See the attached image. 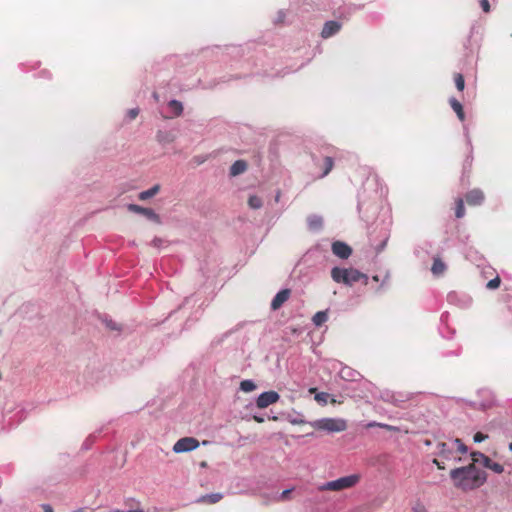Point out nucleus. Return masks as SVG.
Segmentation results:
<instances>
[{
	"mask_svg": "<svg viewBox=\"0 0 512 512\" xmlns=\"http://www.w3.org/2000/svg\"><path fill=\"white\" fill-rule=\"evenodd\" d=\"M380 398L387 403H391L396 400V393L389 390H384L380 393Z\"/></svg>",
	"mask_w": 512,
	"mask_h": 512,
	"instance_id": "obj_27",
	"label": "nucleus"
},
{
	"mask_svg": "<svg viewBox=\"0 0 512 512\" xmlns=\"http://www.w3.org/2000/svg\"><path fill=\"white\" fill-rule=\"evenodd\" d=\"M339 376L341 379L345 381H357L360 379L361 375L358 371L354 370L351 367L343 366L339 371Z\"/></svg>",
	"mask_w": 512,
	"mask_h": 512,
	"instance_id": "obj_14",
	"label": "nucleus"
},
{
	"mask_svg": "<svg viewBox=\"0 0 512 512\" xmlns=\"http://www.w3.org/2000/svg\"><path fill=\"white\" fill-rule=\"evenodd\" d=\"M331 277L336 283H342L347 286H352L359 281H363L365 285L368 283V276L354 268L333 267Z\"/></svg>",
	"mask_w": 512,
	"mask_h": 512,
	"instance_id": "obj_2",
	"label": "nucleus"
},
{
	"mask_svg": "<svg viewBox=\"0 0 512 512\" xmlns=\"http://www.w3.org/2000/svg\"><path fill=\"white\" fill-rule=\"evenodd\" d=\"M455 85H456V88L459 90V91H463L464 90V87H465V80H464V77L462 74H456L455 75Z\"/></svg>",
	"mask_w": 512,
	"mask_h": 512,
	"instance_id": "obj_29",
	"label": "nucleus"
},
{
	"mask_svg": "<svg viewBox=\"0 0 512 512\" xmlns=\"http://www.w3.org/2000/svg\"><path fill=\"white\" fill-rule=\"evenodd\" d=\"M472 160V156H467V160L466 161H471Z\"/></svg>",
	"mask_w": 512,
	"mask_h": 512,
	"instance_id": "obj_57",
	"label": "nucleus"
},
{
	"mask_svg": "<svg viewBox=\"0 0 512 512\" xmlns=\"http://www.w3.org/2000/svg\"><path fill=\"white\" fill-rule=\"evenodd\" d=\"M465 198L469 205H480L484 201V193L480 189H473L466 194Z\"/></svg>",
	"mask_w": 512,
	"mask_h": 512,
	"instance_id": "obj_13",
	"label": "nucleus"
},
{
	"mask_svg": "<svg viewBox=\"0 0 512 512\" xmlns=\"http://www.w3.org/2000/svg\"><path fill=\"white\" fill-rule=\"evenodd\" d=\"M471 459L475 464H481L483 467L492 470L494 473L501 474L504 471L503 465L497 462H493L482 452H472Z\"/></svg>",
	"mask_w": 512,
	"mask_h": 512,
	"instance_id": "obj_5",
	"label": "nucleus"
},
{
	"mask_svg": "<svg viewBox=\"0 0 512 512\" xmlns=\"http://www.w3.org/2000/svg\"><path fill=\"white\" fill-rule=\"evenodd\" d=\"M412 512H427V510L423 505L418 504L413 507Z\"/></svg>",
	"mask_w": 512,
	"mask_h": 512,
	"instance_id": "obj_39",
	"label": "nucleus"
},
{
	"mask_svg": "<svg viewBox=\"0 0 512 512\" xmlns=\"http://www.w3.org/2000/svg\"><path fill=\"white\" fill-rule=\"evenodd\" d=\"M293 491V488H288L282 491L280 494L276 496L277 501H284L288 498L289 494Z\"/></svg>",
	"mask_w": 512,
	"mask_h": 512,
	"instance_id": "obj_33",
	"label": "nucleus"
},
{
	"mask_svg": "<svg viewBox=\"0 0 512 512\" xmlns=\"http://www.w3.org/2000/svg\"><path fill=\"white\" fill-rule=\"evenodd\" d=\"M328 320V313L327 311H318L314 314L312 318V322L315 326L319 327L322 324H324Z\"/></svg>",
	"mask_w": 512,
	"mask_h": 512,
	"instance_id": "obj_23",
	"label": "nucleus"
},
{
	"mask_svg": "<svg viewBox=\"0 0 512 512\" xmlns=\"http://www.w3.org/2000/svg\"><path fill=\"white\" fill-rule=\"evenodd\" d=\"M254 419L259 423L264 421V418H262L261 416H254Z\"/></svg>",
	"mask_w": 512,
	"mask_h": 512,
	"instance_id": "obj_49",
	"label": "nucleus"
},
{
	"mask_svg": "<svg viewBox=\"0 0 512 512\" xmlns=\"http://www.w3.org/2000/svg\"><path fill=\"white\" fill-rule=\"evenodd\" d=\"M332 252L340 259H347L352 254V248L345 242L334 241L331 245Z\"/></svg>",
	"mask_w": 512,
	"mask_h": 512,
	"instance_id": "obj_9",
	"label": "nucleus"
},
{
	"mask_svg": "<svg viewBox=\"0 0 512 512\" xmlns=\"http://www.w3.org/2000/svg\"><path fill=\"white\" fill-rule=\"evenodd\" d=\"M446 270V264L440 259V258H434L433 264L431 267V271L433 275L440 276L442 275Z\"/></svg>",
	"mask_w": 512,
	"mask_h": 512,
	"instance_id": "obj_20",
	"label": "nucleus"
},
{
	"mask_svg": "<svg viewBox=\"0 0 512 512\" xmlns=\"http://www.w3.org/2000/svg\"><path fill=\"white\" fill-rule=\"evenodd\" d=\"M479 3H480L482 10L485 13H488L490 11V4H489L488 0H480Z\"/></svg>",
	"mask_w": 512,
	"mask_h": 512,
	"instance_id": "obj_37",
	"label": "nucleus"
},
{
	"mask_svg": "<svg viewBox=\"0 0 512 512\" xmlns=\"http://www.w3.org/2000/svg\"><path fill=\"white\" fill-rule=\"evenodd\" d=\"M323 164H322V167H323V171L322 173L320 174V177L323 178L325 176H327L329 174V172L332 170L333 168V165H334V161H333V158L332 157H329V156H325L322 160Z\"/></svg>",
	"mask_w": 512,
	"mask_h": 512,
	"instance_id": "obj_22",
	"label": "nucleus"
},
{
	"mask_svg": "<svg viewBox=\"0 0 512 512\" xmlns=\"http://www.w3.org/2000/svg\"><path fill=\"white\" fill-rule=\"evenodd\" d=\"M44 512H54L52 507L49 504L42 505Z\"/></svg>",
	"mask_w": 512,
	"mask_h": 512,
	"instance_id": "obj_45",
	"label": "nucleus"
},
{
	"mask_svg": "<svg viewBox=\"0 0 512 512\" xmlns=\"http://www.w3.org/2000/svg\"><path fill=\"white\" fill-rule=\"evenodd\" d=\"M450 477L455 487L464 491L477 489L487 481V473L477 468L474 462L467 466L452 469Z\"/></svg>",
	"mask_w": 512,
	"mask_h": 512,
	"instance_id": "obj_1",
	"label": "nucleus"
},
{
	"mask_svg": "<svg viewBox=\"0 0 512 512\" xmlns=\"http://www.w3.org/2000/svg\"><path fill=\"white\" fill-rule=\"evenodd\" d=\"M434 462L437 464V466H438V468H439V469H442V468H443L442 464H440L439 462H437V460H434Z\"/></svg>",
	"mask_w": 512,
	"mask_h": 512,
	"instance_id": "obj_54",
	"label": "nucleus"
},
{
	"mask_svg": "<svg viewBox=\"0 0 512 512\" xmlns=\"http://www.w3.org/2000/svg\"><path fill=\"white\" fill-rule=\"evenodd\" d=\"M291 294L290 289L280 290L271 301V309L278 310L289 299Z\"/></svg>",
	"mask_w": 512,
	"mask_h": 512,
	"instance_id": "obj_12",
	"label": "nucleus"
},
{
	"mask_svg": "<svg viewBox=\"0 0 512 512\" xmlns=\"http://www.w3.org/2000/svg\"><path fill=\"white\" fill-rule=\"evenodd\" d=\"M386 243H387V239H385L381 244L380 246L377 248V251L380 252L384 249V247L386 246Z\"/></svg>",
	"mask_w": 512,
	"mask_h": 512,
	"instance_id": "obj_47",
	"label": "nucleus"
},
{
	"mask_svg": "<svg viewBox=\"0 0 512 512\" xmlns=\"http://www.w3.org/2000/svg\"><path fill=\"white\" fill-rule=\"evenodd\" d=\"M409 398L404 396L403 394L396 393V400L391 402V404L401 407L402 403L406 402Z\"/></svg>",
	"mask_w": 512,
	"mask_h": 512,
	"instance_id": "obj_32",
	"label": "nucleus"
},
{
	"mask_svg": "<svg viewBox=\"0 0 512 512\" xmlns=\"http://www.w3.org/2000/svg\"><path fill=\"white\" fill-rule=\"evenodd\" d=\"M328 394L326 393H319L316 395L315 399L317 401H323V402H326V398H327Z\"/></svg>",
	"mask_w": 512,
	"mask_h": 512,
	"instance_id": "obj_40",
	"label": "nucleus"
},
{
	"mask_svg": "<svg viewBox=\"0 0 512 512\" xmlns=\"http://www.w3.org/2000/svg\"><path fill=\"white\" fill-rule=\"evenodd\" d=\"M139 114V109L138 108H132L130 110H128L127 112V117L130 119V120H133L135 119Z\"/></svg>",
	"mask_w": 512,
	"mask_h": 512,
	"instance_id": "obj_36",
	"label": "nucleus"
},
{
	"mask_svg": "<svg viewBox=\"0 0 512 512\" xmlns=\"http://www.w3.org/2000/svg\"><path fill=\"white\" fill-rule=\"evenodd\" d=\"M159 191H160V185L156 184V185L152 186L151 188L140 192L138 195V198L141 201H145V200H148V199L154 197Z\"/></svg>",
	"mask_w": 512,
	"mask_h": 512,
	"instance_id": "obj_21",
	"label": "nucleus"
},
{
	"mask_svg": "<svg viewBox=\"0 0 512 512\" xmlns=\"http://www.w3.org/2000/svg\"><path fill=\"white\" fill-rule=\"evenodd\" d=\"M125 512H144V511L141 509H132V510H127Z\"/></svg>",
	"mask_w": 512,
	"mask_h": 512,
	"instance_id": "obj_50",
	"label": "nucleus"
},
{
	"mask_svg": "<svg viewBox=\"0 0 512 512\" xmlns=\"http://www.w3.org/2000/svg\"><path fill=\"white\" fill-rule=\"evenodd\" d=\"M500 283H501V280L500 278L497 276L491 280L488 281L486 287L490 290H494V289H497L499 286H500Z\"/></svg>",
	"mask_w": 512,
	"mask_h": 512,
	"instance_id": "obj_31",
	"label": "nucleus"
},
{
	"mask_svg": "<svg viewBox=\"0 0 512 512\" xmlns=\"http://www.w3.org/2000/svg\"><path fill=\"white\" fill-rule=\"evenodd\" d=\"M175 138V134L171 131L159 130L156 134L157 141L162 145L174 142Z\"/></svg>",
	"mask_w": 512,
	"mask_h": 512,
	"instance_id": "obj_17",
	"label": "nucleus"
},
{
	"mask_svg": "<svg viewBox=\"0 0 512 512\" xmlns=\"http://www.w3.org/2000/svg\"><path fill=\"white\" fill-rule=\"evenodd\" d=\"M199 447V442L193 437H184L179 439L173 446L175 453H184L195 450Z\"/></svg>",
	"mask_w": 512,
	"mask_h": 512,
	"instance_id": "obj_7",
	"label": "nucleus"
},
{
	"mask_svg": "<svg viewBox=\"0 0 512 512\" xmlns=\"http://www.w3.org/2000/svg\"><path fill=\"white\" fill-rule=\"evenodd\" d=\"M313 426L318 430L327 431L330 433L333 432H342L346 430L347 423L343 419L339 418H322L319 420H316L313 423Z\"/></svg>",
	"mask_w": 512,
	"mask_h": 512,
	"instance_id": "obj_3",
	"label": "nucleus"
},
{
	"mask_svg": "<svg viewBox=\"0 0 512 512\" xmlns=\"http://www.w3.org/2000/svg\"><path fill=\"white\" fill-rule=\"evenodd\" d=\"M73 512H86L84 508H79L74 510Z\"/></svg>",
	"mask_w": 512,
	"mask_h": 512,
	"instance_id": "obj_53",
	"label": "nucleus"
},
{
	"mask_svg": "<svg viewBox=\"0 0 512 512\" xmlns=\"http://www.w3.org/2000/svg\"><path fill=\"white\" fill-rule=\"evenodd\" d=\"M248 205L252 209H259L262 207V200L256 195H251L248 199Z\"/></svg>",
	"mask_w": 512,
	"mask_h": 512,
	"instance_id": "obj_26",
	"label": "nucleus"
},
{
	"mask_svg": "<svg viewBox=\"0 0 512 512\" xmlns=\"http://www.w3.org/2000/svg\"><path fill=\"white\" fill-rule=\"evenodd\" d=\"M509 450L512 451V443L509 444Z\"/></svg>",
	"mask_w": 512,
	"mask_h": 512,
	"instance_id": "obj_59",
	"label": "nucleus"
},
{
	"mask_svg": "<svg viewBox=\"0 0 512 512\" xmlns=\"http://www.w3.org/2000/svg\"><path fill=\"white\" fill-rule=\"evenodd\" d=\"M223 495L221 493H210L206 494L199 498L200 502H208L210 504H215L222 499Z\"/></svg>",
	"mask_w": 512,
	"mask_h": 512,
	"instance_id": "obj_24",
	"label": "nucleus"
},
{
	"mask_svg": "<svg viewBox=\"0 0 512 512\" xmlns=\"http://www.w3.org/2000/svg\"><path fill=\"white\" fill-rule=\"evenodd\" d=\"M240 389L243 392H251V391H254L256 389V384H255V382L253 380L246 379V380L241 381Z\"/></svg>",
	"mask_w": 512,
	"mask_h": 512,
	"instance_id": "obj_25",
	"label": "nucleus"
},
{
	"mask_svg": "<svg viewBox=\"0 0 512 512\" xmlns=\"http://www.w3.org/2000/svg\"><path fill=\"white\" fill-rule=\"evenodd\" d=\"M372 279H373V281H375V282H379V281H380V278H379V276H378V275H374V276L372 277Z\"/></svg>",
	"mask_w": 512,
	"mask_h": 512,
	"instance_id": "obj_52",
	"label": "nucleus"
},
{
	"mask_svg": "<svg viewBox=\"0 0 512 512\" xmlns=\"http://www.w3.org/2000/svg\"><path fill=\"white\" fill-rule=\"evenodd\" d=\"M247 169V163L244 160H236L230 167L229 174L232 177L244 173Z\"/></svg>",
	"mask_w": 512,
	"mask_h": 512,
	"instance_id": "obj_18",
	"label": "nucleus"
},
{
	"mask_svg": "<svg viewBox=\"0 0 512 512\" xmlns=\"http://www.w3.org/2000/svg\"><path fill=\"white\" fill-rule=\"evenodd\" d=\"M447 302L459 307L460 309H468L471 307L473 299L466 293L452 291L447 295Z\"/></svg>",
	"mask_w": 512,
	"mask_h": 512,
	"instance_id": "obj_6",
	"label": "nucleus"
},
{
	"mask_svg": "<svg viewBox=\"0 0 512 512\" xmlns=\"http://www.w3.org/2000/svg\"><path fill=\"white\" fill-rule=\"evenodd\" d=\"M359 480L358 475H348L341 477L339 479L326 482L323 484L320 489L321 490H331V491H339L346 488L353 487Z\"/></svg>",
	"mask_w": 512,
	"mask_h": 512,
	"instance_id": "obj_4",
	"label": "nucleus"
},
{
	"mask_svg": "<svg viewBox=\"0 0 512 512\" xmlns=\"http://www.w3.org/2000/svg\"><path fill=\"white\" fill-rule=\"evenodd\" d=\"M152 244L156 247L160 246L161 244V239L159 238H154L153 241H152Z\"/></svg>",
	"mask_w": 512,
	"mask_h": 512,
	"instance_id": "obj_46",
	"label": "nucleus"
},
{
	"mask_svg": "<svg viewBox=\"0 0 512 512\" xmlns=\"http://www.w3.org/2000/svg\"><path fill=\"white\" fill-rule=\"evenodd\" d=\"M279 197H280V195H279V193H278V194L276 195V201H278V200H279Z\"/></svg>",
	"mask_w": 512,
	"mask_h": 512,
	"instance_id": "obj_58",
	"label": "nucleus"
},
{
	"mask_svg": "<svg viewBox=\"0 0 512 512\" xmlns=\"http://www.w3.org/2000/svg\"><path fill=\"white\" fill-rule=\"evenodd\" d=\"M487 435L481 433V432H477L474 437H473V440L475 443H481L483 442L485 439H487Z\"/></svg>",
	"mask_w": 512,
	"mask_h": 512,
	"instance_id": "obj_35",
	"label": "nucleus"
},
{
	"mask_svg": "<svg viewBox=\"0 0 512 512\" xmlns=\"http://www.w3.org/2000/svg\"><path fill=\"white\" fill-rule=\"evenodd\" d=\"M440 334H442L444 337H446V335L444 334V331L442 330V328H440Z\"/></svg>",
	"mask_w": 512,
	"mask_h": 512,
	"instance_id": "obj_56",
	"label": "nucleus"
},
{
	"mask_svg": "<svg viewBox=\"0 0 512 512\" xmlns=\"http://www.w3.org/2000/svg\"><path fill=\"white\" fill-rule=\"evenodd\" d=\"M449 103H450L451 108L457 114V117L459 118V120L460 121H464L465 114H464V111H463L462 104L456 98H454V97L449 99Z\"/></svg>",
	"mask_w": 512,
	"mask_h": 512,
	"instance_id": "obj_19",
	"label": "nucleus"
},
{
	"mask_svg": "<svg viewBox=\"0 0 512 512\" xmlns=\"http://www.w3.org/2000/svg\"><path fill=\"white\" fill-rule=\"evenodd\" d=\"M342 27V24L335 20L326 21L321 31V37L328 39L337 34Z\"/></svg>",
	"mask_w": 512,
	"mask_h": 512,
	"instance_id": "obj_11",
	"label": "nucleus"
},
{
	"mask_svg": "<svg viewBox=\"0 0 512 512\" xmlns=\"http://www.w3.org/2000/svg\"><path fill=\"white\" fill-rule=\"evenodd\" d=\"M127 209L130 212L141 214V215L145 216L147 219H149L150 221H152L154 223H157V224L161 223L160 216L151 208H145V207H142L137 204H128Z\"/></svg>",
	"mask_w": 512,
	"mask_h": 512,
	"instance_id": "obj_8",
	"label": "nucleus"
},
{
	"mask_svg": "<svg viewBox=\"0 0 512 512\" xmlns=\"http://www.w3.org/2000/svg\"><path fill=\"white\" fill-rule=\"evenodd\" d=\"M105 324H106V326H107L108 328H110L111 330H117V329H118V327H117L116 323H115V322H113L112 320H106V321H105Z\"/></svg>",
	"mask_w": 512,
	"mask_h": 512,
	"instance_id": "obj_38",
	"label": "nucleus"
},
{
	"mask_svg": "<svg viewBox=\"0 0 512 512\" xmlns=\"http://www.w3.org/2000/svg\"><path fill=\"white\" fill-rule=\"evenodd\" d=\"M465 215V207L462 199H458L456 202L455 216L462 218Z\"/></svg>",
	"mask_w": 512,
	"mask_h": 512,
	"instance_id": "obj_28",
	"label": "nucleus"
},
{
	"mask_svg": "<svg viewBox=\"0 0 512 512\" xmlns=\"http://www.w3.org/2000/svg\"><path fill=\"white\" fill-rule=\"evenodd\" d=\"M465 136H466L467 144H468L469 149H470V153H472V143H471V139H470V136H469V133H468L467 130L465 132Z\"/></svg>",
	"mask_w": 512,
	"mask_h": 512,
	"instance_id": "obj_41",
	"label": "nucleus"
},
{
	"mask_svg": "<svg viewBox=\"0 0 512 512\" xmlns=\"http://www.w3.org/2000/svg\"><path fill=\"white\" fill-rule=\"evenodd\" d=\"M284 19V13L282 11L279 12V16L277 18V22H282Z\"/></svg>",
	"mask_w": 512,
	"mask_h": 512,
	"instance_id": "obj_48",
	"label": "nucleus"
},
{
	"mask_svg": "<svg viewBox=\"0 0 512 512\" xmlns=\"http://www.w3.org/2000/svg\"><path fill=\"white\" fill-rule=\"evenodd\" d=\"M95 439H96V436L91 434L89 435L85 441L83 442L82 444V449L83 450H88L91 448V446L93 445V443L95 442Z\"/></svg>",
	"mask_w": 512,
	"mask_h": 512,
	"instance_id": "obj_30",
	"label": "nucleus"
},
{
	"mask_svg": "<svg viewBox=\"0 0 512 512\" xmlns=\"http://www.w3.org/2000/svg\"><path fill=\"white\" fill-rule=\"evenodd\" d=\"M389 278H390V275H389V273L387 272V273L385 274V276H384V278H383L382 282H381V287L385 286V285L388 283Z\"/></svg>",
	"mask_w": 512,
	"mask_h": 512,
	"instance_id": "obj_44",
	"label": "nucleus"
},
{
	"mask_svg": "<svg viewBox=\"0 0 512 512\" xmlns=\"http://www.w3.org/2000/svg\"><path fill=\"white\" fill-rule=\"evenodd\" d=\"M361 208H362V202H361V200H359L358 205H357V209L359 212L361 211Z\"/></svg>",
	"mask_w": 512,
	"mask_h": 512,
	"instance_id": "obj_51",
	"label": "nucleus"
},
{
	"mask_svg": "<svg viewBox=\"0 0 512 512\" xmlns=\"http://www.w3.org/2000/svg\"><path fill=\"white\" fill-rule=\"evenodd\" d=\"M454 443L457 445V449H458V451H459L460 453H462V454L467 453L468 448H467V446H466V445H465V444H464L460 439H458V438H457V439H455V440H454Z\"/></svg>",
	"mask_w": 512,
	"mask_h": 512,
	"instance_id": "obj_34",
	"label": "nucleus"
},
{
	"mask_svg": "<svg viewBox=\"0 0 512 512\" xmlns=\"http://www.w3.org/2000/svg\"><path fill=\"white\" fill-rule=\"evenodd\" d=\"M169 115L167 117H178L183 113V104L178 100H170L168 102Z\"/></svg>",
	"mask_w": 512,
	"mask_h": 512,
	"instance_id": "obj_15",
	"label": "nucleus"
},
{
	"mask_svg": "<svg viewBox=\"0 0 512 512\" xmlns=\"http://www.w3.org/2000/svg\"><path fill=\"white\" fill-rule=\"evenodd\" d=\"M321 249V245H316L314 248L310 249L308 252H307V255H311L317 251H319Z\"/></svg>",
	"mask_w": 512,
	"mask_h": 512,
	"instance_id": "obj_43",
	"label": "nucleus"
},
{
	"mask_svg": "<svg viewBox=\"0 0 512 512\" xmlns=\"http://www.w3.org/2000/svg\"><path fill=\"white\" fill-rule=\"evenodd\" d=\"M279 398H280V396L277 392L265 391L258 396V398L256 400V404L259 408H266L269 405L277 402L279 400Z\"/></svg>",
	"mask_w": 512,
	"mask_h": 512,
	"instance_id": "obj_10",
	"label": "nucleus"
},
{
	"mask_svg": "<svg viewBox=\"0 0 512 512\" xmlns=\"http://www.w3.org/2000/svg\"><path fill=\"white\" fill-rule=\"evenodd\" d=\"M111 512H125V511H122V510H119V509H114Z\"/></svg>",
	"mask_w": 512,
	"mask_h": 512,
	"instance_id": "obj_55",
	"label": "nucleus"
},
{
	"mask_svg": "<svg viewBox=\"0 0 512 512\" xmlns=\"http://www.w3.org/2000/svg\"><path fill=\"white\" fill-rule=\"evenodd\" d=\"M307 225L310 231L317 232L320 231L323 226V219L319 215H310L307 218Z\"/></svg>",
	"mask_w": 512,
	"mask_h": 512,
	"instance_id": "obj_16",
	"label": "nucleus"
},
{
	"mask_svg": "<svg viewBox=\"0 0 512 512\" xmlns=\"http://www.w3.org/2000/svg\"><path fill=\"white\" fill-rule=\"evenodd\" d=\"M448 317H449L448 312H444V313H442V315H441V317H440L441 323H447V321H448Z\"/></svg>",
	"mask_w": 512,
	"mask_h": 512,
	"instance_id": "obj_42",
	"label": "nucleus"
}]
</instances>
